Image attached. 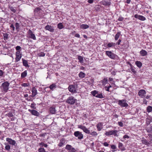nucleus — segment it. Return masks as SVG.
<instances>
[{"instance_id": "obj_1", "label": "nucleus", "mask_w": 152, "mask_h": 152, "mask_svg": "<svg viewBox=\"0 0 152 152\" xmlns=\"http://www.w3.org/2000/svg\"><path fill=\"white\" fill-rule=\"evenodd\" d=\"M9 85L10 83L7 81L5 82L2 84L1 87L4 92L6 93L8 91Z\"/></svg>"}, {"instance_id": "obj_2", "label": "nucleus", "mask_w": 152, "mask_h": 152, "mask_svg": "<svg viewBox=\"0 0 152 152\" xmlns=\"http://www.w3.org/2000/svg\"><path fill=\"white\" fill-rule=\"evenodd\" d=\"M118 132V131L117 130H110L108 131H106L105 134L106 136L113 135L115 137H118V135L117 134Z\"/></svg>"}, {"instance_id": "obj_3", "label": "nucleus", "mask_w": 152, "mask_h": 152, "mask_svg": "<svg viewBox=\"0 0 152 152\" xmlns=\"http://www.w3.org/2000/svg\"><path fill=\"white\" fill-rule=\"evenodd\" d=\"M118 104L121 107H127L128 106V104L126 103V100L125 99L118 100Z\"/></svg>"}, {"instance_id": "obj_4", "label": "nucleus", "mask_w": 152, "mask_h": 152, "mask_svg": "<svg viewBox=\"0 0 152 152\" xmlns=\"http://www.w3.org/2000/svg\"><path fill=\"white\" fill-rule=\"evenodd\" d=\"M65 148L68 151V152H77L75 148L73 147L72 145H66Z\"/></svg>"}, {"instance_id": "obj_5", "label": "nucleus", "mask_w": 152, "mask_h": 152, "mask_svg": "<svg viewBox=\"0 0 152 152\" xmlns=\"http://www.w3.org/2000/svg\"><path fill=\"white\" fill-rule=\"evenodd\" d=\"M76 100V99H75L74 97L70 96L68 98L66 101V102L70 104H73L75 103Z\"/></svg>"}, {"instance_id": "obj_6", "label": "nucleus", "mask_w": 152, "mask_h": 152, "mask_svg": "<svg viewBox=\"0 0 152 152\" xmlns=\"http://www.w3.org/2000/svg\"><path fill=\"white\" fill-rule=\"evenodd\" d=\"M105 54L110 58L113 59H115L116 55L111 51H106Z\"/></svg>"}, {"instance_id": "obj_7", "label": "nucleus", "mask_w": 152, "mask_h": 152, "mask_svg": "<svg viewBox=\"0 0 152 152\" xmlns=\"http://www.w3.org/2000/svg\"><path fill=\"white\" fill-rule=\"evenodd\" d=\"M78 128L82 129L83 131L86 134H90V132L86 127L82 125H78Z\"/></svg>"}, {"instance_id": "obj_8", "label": "nucleus", "mask_w": 152, "mask_h": 152, "mask_svg": "<svg viewBox=\"0 0 152 152\" xmlns=\"http://www.w3.org/2000/svg\"><path fill=\"white\" fill-rule=\"evenodd\" d=\"M78 128L82 129L83 131L86 134H90V132L86 127L82 125H78Z\"/></svg>"}, {"instance_id": "obj_9", "label": "nucleus", "mask_w": 152, "mask_h": 152, "mask_svg": "<svg viewBox=\"0 0 152 152\" xmlns=\"http://www.w3.org/2000/svg\"><path fill=\"white\" fill-rule=\"evenodd\" d=\"M74 135L75 137H77L78 139H81L83 138V134L80 131L75 132L74 133Z\"/></svg>"}, {"instance_id": "obj_10", "label": "nucleus", "mask_w": 152, "mask_h": 152, "mask_svg": "<svg viewBox=\"0 0 152 152\" xmlns=\"http://www.w3.org/2000/svg\"><path fill=\"white\" fill-rule=\"evenodd\" d=\"M68 89L69 91L72 93H75L77 92L76 88L74 85H70L69 86Z\"/></svg>"}, {"instance_id": "obj_11", "label": "nucleus", "mask_w": 152, "mask_h": 152, "mask_svg": "<svg viewBox=\"0 0 152 152\" xmlns=\"http://www.w3.org/2000/svg\"><path fill=\"white\" fill-rule=\"evenodd\" d=\"M15 55V62H17L22 57L21 55L20 51H18L16 52Z\"/></svg>"}, {"instance_id": "obj_12", "label": "nucleus", "mask_w": 152, "mask_h": 152, "mask_svg": "<svg viewBox=\"0 0 152 152\" xmlns=\"http://www.w3.org/2000/svg\"><path fill=\"white\" fill-rule=\"evenodd\" d=\"M28 34L29 38L34 40H35L36 39V37L35 34L33 33V32L31 30L29 29L28 30Z\"/></svg>"}, {"instance_id": "obj_13", "label": "nucleus", "mask_w": 152, "mask_h": 152, "mask_svg": "<svg viewBox=\"0 0 152 152\" xmlns=\"http://www.w3.org/2000/svg\"><path fill=\"white\" fill-rule=\"evenodd\" d=\"M145 91L143 89L140 90L138 92V95L141 98H143L145 96Z\"/></svg>"}, {"instance_id": "obj_14", "label": "nucleus", "mask_w": 152, "mask_h": 152, "mask_svg": "<svg viewBox=\"0 0 152 152\" xmlns=\"http://www.w3.org/2000/svg\"><path fill=\"white\" fill-rule=\"evenodd\" d=\"M6 140L9 143V144L12 145H15L16 144V142L15 141L10 138H7L6 139Z\"/></svg>"}, {"instance_id": "obj_15", "label": "nucleus", "mask_w": 152, "mask_h": 152, "mask_svg": "<svg viewBox=\"0 0 152 152\" xmlns=\"http://www.w3.org/2000/svg\"><path fill=\"white\" fill-rule=\"evenodd\" d=\"M28 111L30 112L31 114L34 115L36 116H39V113L38 112L35 110H31L28 109Z\"/></svg>"}, {"instance_id": "obj_16", "label": "nucleus", "mask_w": 152, "mask_h": 152, "mask_svg": "<svg viewBox=\"0 0 152 152\" xmlns=\"http://www.w3.org/2000/svg\"><path fill=\"white\" fill-rule=\"evenodd\" d=\"M31 91L32 94V95H31V96L32 97H34L37 95V90L34 87L32 89Z\"/></svg>"}, {"instance_id": "obj_17", "label": "nucleus", "mask_w": 152, "mask_h": 152, "mask_svg": "<svg viewBox=\"0 0 152 152\" xmlns=\"http://www.w3.org/2000/svg\"><path fill=\"white\" fill-rule=\"evenodd\" d=\"M103 124L102 123L99 122L96 125L98 131H100L102 128Z\"/></svg>"}, {"instance_id": "obj_18", "label": "nucleus", "mask_w": 152, "mask_h": 152, "mask_svg": "<svg viewBox=\"0 0 152 152\" xmlns=\"http://www.w3.org/2000/svg\"><path fill=\"white\" fill-rule=\"evenodd\" d=\"M65 140L64 139L62 138L60 140V142L58 145V146L60 147H61L65 144Z\"/></svg>"}, {"instance_id": "obj_19", "label": "nucleus", "mask_w": 152, "mask_h": 152, "mask_svg": "<svg viewBox=\"0 0 152 152\" xmlns=\"http://www.w3.org/2000/svg\"><path fill=\"white\" fill-rule=\"evenodd\" d=\"M118 148L122 151H124L126 150V149L124 147L123 144L121 142H119L118 143Z\"/></svg>"}, {"instance_id": "obj_20", "label": "nucleus", "mask_w": 152, "mask_h": 152, "mask_svg": "<svg viewBox=\"0 0 152 152\" xmlns=\"http://www.w3.org/2000/svg\"><path fill=\"white\" fill-rule=\"evenodd\" d=\"M140 53L142 56H145L147 55V53L145 50H142L140 51Z\"/></svg>"}, {"instance_id": "obj_21", "label": "nucleus", "mask_w": 152, "mask_h": 152, "mask_svg": "<svg viewBox=\"0 0 152 152\" xmlns=\"http://www.w3.org/2000/svg\"><path fill=\"white\" fill-rule=\"evenodd\" d=\"M22 60L23 61V66L26 67H29V66L28 64L27 61L26 60H24L23 58H22Z\"/></svg>"}, {"instance_id": "obj_22", "label": "nucleus", "mask_w": 152, "mask_h": 152, "mask_svg": "<svg viewBox=\"0 0 152 152\" xmlns=\"http://www.w3.org/2000/svg\"><path fill=\"white\" fill-rule=\"evenodd\" d=\"M49 111L50 113L52 114H55L56 112L55 108L54 107H50L49 109Z\"/></svg>"}, {"instance_id": "obj_23", "label": "nucleus", "mask_w": 152, "mask_h": 152, "mask_svg": "<svg viewBox=\"0 0 152 152\" xmlns=\"http://www.w3.org/2000/svg\"><path fill=\"white\" fill-rule=\"evenodd\" d=\"M108 82V79L107 78H104L101 80V82L103 85L105 86Z\"/></svg>"}, {"instance_id": "obj_24", "label": "nucleus", "mask_w": 152, "mask_h": 152, "mask_svg": "<svg viewBox=\"0 0 152 152\" xmlns=\"http://www.w3.org/2000/svg\"><path fill=\"white\" fill-rule=\"evenodd\" d=\"M89 27L87 25L82 24L80 25V28L82 29H86L88 28Z\"/></svg>"}, {"instance_id": "obj_25", "label": "nucleus", "mask_w": 152, "mask_h": 152, "mask_svg": "<svg viewBox=\"0 0 152 152\" xmlns=\"http://www.w3.org/2000/svg\"><path fill=\"white\" fill-rule=\"evenodd\" d=\"M142 142L143 144L146 145H148L151 144L150 142H148L147 140L145 139H143L142 140Z\"/></svg>"}, {"instance_id": "obj_26", "label": "nucleus", "mask_w": 152, "mask_h": 152, "mask_svg": "<svg viewBox=\"0 0 152 152\" xmlns=\"http://www.w3.org/2000/svg\"><path fill=\"white\" fill-rule=\"evenodd\" d=\"M27 75V72L26 70L25 71L21 74V77L23 78L26 76Z\"/></svg>"}, {"instance_id": "obj_27", "label": "nucleus", "mask_w": 152, "mask_h": 152, "mask_svg": "<svg viewBox=\"0 0 152 152\" xmlns=\"http://www.w3.org/2000/svg\"><path fill=\"white\" fill-rule=\"evenodd\" d=\"M56 86L55 84L53 83L52 84V85H50L49 86V88H50L52 90H53L54 89L56 88Z\"/></svg>"}, {"instance_id": "obj_28", "label": "nucleus", "mask_w": 152, "mask_h": 152, "mask_svg": "<svg viewBox=\"0 0 152 152\" xmlns=\"http://www.w3.org/2000/svg\"><path fill=\"white\" fill-rule=\"evenodd\" d=\"M121 34L120 32H118L115 35V40H117L119 38Z\"/></svg>"}, {"instance_id": "obj_29", "label": "nucleus", "mask_w": 152, "mask_h": 152, "mask_svg": "<svg viewBox=\"0 0 152 152\" xmlns=\"http://www.w3.org/2000/svg\"><path fill=\"white\" fill-rule=\"evenodd\" d=\"M77 58L79 60L80 62L81 63H83L84 62L83 58L81 56H78Z\"/></svg>"}, {"instance_id": "obj_30", "label": "nucleus", "mask_w": 152, "mask_h": 152, "mask_svg": "<svg viewBox=\"0 0 152 152\" xmlns=\"http://www.w3.org/2000/svg\"><path fill=\"white\" fill-rule=\"evenodd\" d=\"M135 64L139 68L141 67L142 65V63L140 61H137L135 62Z\"/></svg>"}, {"instance_id": "obj_31", "label": "nucleus", "mask_w": 152, "mask_h": 152, "mask_svg": "<svg viewBox=\"0 0 152 152\" xmlns=\"http://www.w3.org/2000/svg\"><path fill=\"white\" fill-rule=\"evenodd\" d=\"M85 74L82 72H80L79 74V76L80 78H83L85 77Z\"/></svg>"}, {"instance_id": "obj_32", "label": "nucleus", "mask_w": 152, "mask_h": 152, "mask_svg": "<svg viewBox=\"0 0 152 152\" xmlns=\"http://www.w3.org/2000/svg\"><path fill=\"white\" fill-rule=\"evenodd\" d=\"M111 148L113 150L112 151L113 152H114L117 151L116 147L115 145H111Z\"/></svg>"}, {"instance_id": "obj_33", "label": "nucleus", "mask_w": 152, "mask_h": 152, "mask_svg": "<svg viewBox=\"0 0 152 152\" xmlns=\"http://www.w3.org/2000/svg\"><path fill=\"white\" fill-rule=\"evenodd\" d=\"M98 91L96 90H94L92 91L91 92V93L94 96H95L96 97V96L98 94Z\"/></svg>"}, {"instance_id": "obj_34", "label": "nucleus", "mask_w": 152, "mask_h": 152, "mask_svg": "<svg viewBox=\"0 0 152 152\" xmlns=\"http://www.w3.org/2000/svg\"><path fill=\"white\" fill-rule=\"evenodd\" d=\"M115 45V43L113 42H111L108 43L107 45V46L109 48H110L112 46H114Z\"/></svg>"}, {"instance_id": "obj_35", "label": "nucleus", "mask_w": 152, "mask_h": 152, "mask_svg": "<svg viewBox=\"0 0 152 152\" xmlns=\"http://www.w3.org/2000/svg\"><path fill=\"white\" fill-rule=\"evenodd\" d=\"M57 27L58 28L60 29H61L64 27L63 25L61 23H58V24Z\"/></svg>"}, {"instance_id": "obj_36", "label": "nucleus", "mask_w": 152, "mask_h": 152, "mask_svg": "<svg viewBox=\"0 0 152 152\" xmlns=\"http://www.w3.org/2000/svg\"><path fill=\"white\" fill-rule=\"evenodd\" d=\"M130 65L131 66L130 69L131 70V71L132 72L134 73V74L136 73V72L135 70V68L133 67L132 66V65L131 64H130Z\"/></svg>"}, {"instance_id": "obj_37", "label": "nucleus", "mask_w": 152, "mask_h": 152, "mask_svg": "<svg viewBox=\"0 0 152 152\" xmlns=\"http://www.w3.org/2000/svg\"><path fill=\"white\" fill-rule=\"evenodd\" d=\"M146 109L148 112H150L152 111V107L150 106H148L147 107Z\"/></svg>"}, {"instance_id": "obj_38", "label": "nucleus", "mask_w": 152, "mask_h": 152, "mask_svg": "<svg viewBox=\"0 0 152 152\" xmlns=\"http://www.w3.org/2000/svg\"><path fill=\"white\" fill-rule=\"evenodd\" d=\"M4 39V40H6L8 39V34L7 33H4L3 34Z\"/></svg>"}, {"instance_id": "obj_39", "label": "nucleus", "mask_w": 152, "mask_h": 152, "mask_svg": "<svg viewBox=\"0 0 152 152\" xmlns=\"http://www.w3.org/2000/svg\"><path fill=\"white\" fill-rule=\"evenodd\" d=\"M96 97L97 98H103V96L102 94H98L96 96Z\"/></svg>"}, {"instance_id": "obj_40", "label": "nucleus", "mask_w": 152, "mask_h": 152, "mask_svg": "<svg viewBox=\"0 0 152 152\" xmlns=\"http://www.w3.org/2000/svg\"><path fill=\"white\" fill-rule=\"evenodd\" d=\"M138 19L141 20H145L146 18L140 15Z\"/></svg>"}, {"instance_id": "obj_41", "label": "nucleus", "mask_w": 152, "mask_h": 152, "mask_svg": "<svg viewBox=\"0 0 152 152\" xmlns=\"http://www.w3.org/2000/svg\"><path fill=\"white\" fill-rule=\"evenodd\" d=\"M89 134L93 136H96L98 134L96 132L94 131L91 132H90V134Z\"/></svg>"}, {"instance_id": "obj_42", "label": "nucleus", "mask_w": 152, "mask_h": 152, "mask_svg": "<svg viewBox=\"0 0 152 152\" xmlns=\"http://www.w3.org/2000/svg\"><path fill=\"white\" fill-rule=\"evenodd\" d=\"M21 86L23 87H28L29 86V84L28 83H23L21 84Z\"/></svg>"}, {"instance_id": "obj_43", "label": "nucleus", "mask_w": 152, "mask_h": 152, "mask_svg": "<svg viewBox=\"0 0 152 152\" xmlns=\"http://www.w3.org/2000/svg\"><path fill=\"white\" fill-rule=\"evenodd\" d=\"M48 30L53 32L54 31V29L52 26H48Z\"/></svg>"}, {"instance_id": "obj_44", "label": "nucleus", "mask_w": 152, "mask_h": 152, "mask_svg": "<svg viewBox=\"0 0 152 152\" xmlns=\"http://www.w3.org/2000/svg\"><path fill=\"white\" fill-rule=\"evenodd\" d=\"M39 145L41 146H44L45 147H47V145L46 144H45L44 143L42 142L39 143Z\"/></svg>"}, {"instance_id": "obj_45", "label": "nucleus", "mask_w": 152, "mask_h": 152, "mask_svg": "<svg viewBox=\"0 0 152 152\" xmlns=\"http://www.w3.org/2000/svg\"><path fill=\"white\" fill-rule=\"evenodd\" d=\"M10 10L14 13H15L16 12V10L14 9V8L12 7H10Z\"/></svg>"}, {"instance_id": "obj_46", "label": "nucleus", "mask_w": 152, "mask_h": 152, "mask_svg": "<svg viewBox=\"0 0 152 152\" xmlns=\"http://www.w3.org/2000/svg\"><path fill=\"white\" fill-rule=\"evenodd\" d=\"M38 151L39 152H45V150L44 148H40L38 149Z\"/></svg>"}, {"instance_id": "obj_47", "label": "nucleus", "mask_w": 152, "mask_h": 152, "mask_svg": "<svg viewBox=\"0 0 152 152\" xmlns=\"http://www.w3.org/2000/svg\"><path fill=\"white\" fill-rule=\"evenodd\" d=\"M15 26L16 30H18L19 29V25L18 23H15Z\"/></svg>"}, {"instance_id": "obj_48", "label": "nucleus", "mask_w": 152, "mask_h": 152, "mask_svg": "<svg viewBox=\"0 0 152 152\" xmlns=\"http://www.w3.org/2000/svg\"><path fill=\"white\" fill-rule=\"evenodd\" d=\"M41 9L39 8H35L34 10V11L35 12H38Z\"/></svg>"}, {"instance_id": "obj_49", "label": "nucleus", "mask_w": 152, "mask_h": 152, "mask_svg": "<svg viewBox=\"0 0 152 152\" xmlns=\"http://www.w3.org/2000/svg\"><path fill=\"white\" fill-rule=\"evenodd\" d=\"M5 148L6 150H9L10 149V146L9 145H7L5 147Z\"/></svg>"}, {"instance_id": "obj_50", "label": "nucleus", "mask_w": 152, "mask_h": 152, "mask_svg": "<svg viewBox=\"0 0 152 152\" xmlns=\"http://www.w3.org/2000/svg\"><path fill=\"white\" fill-rule=\"evenodd\" d=\"M110 4L109 2H103V4L105 5H109Z\"/></svg>"}, {"instance_id": "obj_51", "label": "nucleus", "mask_w": 152, "mask_h": 152, "mask_svg": "<svg viewBox=\"0 0 152 152\" xmlns=\"http://www.w3.org/2000/svg\"><path fill=\"white\" fill-rule=\"evenodd\" d=\"M35 104H34V103H32L31 104V108H33L34 109H35L36 107H35Z\"/></svg>"}, {"instance_id": "obj_52", "label": "nucleus", "mask_w": 152, "mask_h": 152, "mask_svg": "<svg viewBox=\"0 0 152 152\" xmlns=\"http://www.w3.org/2000/svg\"><path fill=\"white\" fill-rule=\"evenodd\" d=\"M118 124L119 126L120 127L123 126V123L121 121L118 122Z\"/></svg>"}, {"instance_id": "obj_53", "label": "nucleus", "mask_w": 152, "mask_h": 152, "mask_svg": "<svg viewBox=\"0 0 152 152\" xmlns=\"http://www.w3.org/2000/svg\"><path fill=\"white\" fill-rule=\"evenodd\" d=\"M104 88L106 91H110L109 88H108V86L107 87V86H105Z\"/></svg>"}, {"instance_id": "obj_54", "label": "nucleus", "mask_w": 152, "mask_h": 152, "mask_svg": "<svg viewBox=\"0 0 152 152\" xmlns=\"http://www.w3.org/2000/svg\"><path fill=\"white\" fill-rule=\"evenodd\" d=\"M103 145L105 146H108L109 145V144L107 142H104L103 143Z\"/></svg>"}, {"instance_id": "obj_55", "label": "nucleus", "mask_w": 152, "mask_h": 152, "mask_svg": "<svg viewBox=\"0 0 152 152\" xmlns=\"http://www.w3.org/2000/svg\"><path fill=\"white\" fill-rule=\"evenodd\" d=\"M10 28L12 29V30L13 31H14L15 30V27L13 26V25L12 24L10 26Z\"/></svg>"}, {"instance_id": "obj_56", "label": "nucleus", "mask_w": 152, "mask_h": 152, "mask_svg": "<svg viewBox=\"0 0 152 152\" xmlns=\"http://www.w3.org/2000/svg\"><path fill=\"white\" fill-rule=\"evenodd\" d=\"M4 74V72L1 70H0V76H3Z\"/></svg>"}, {"instance_id": "obj_57", "label": "nucleus", "mask_w": 152, "mask_h": 152, "mask_svg": "<svg viewBox=\"0 0 152 152\" xmlns=\"http://www.w3.org/2000/svg\"><path fill=\"white\" fill-rule=\"evenodd\" d=\"M124 20V18L122 17H119L118 19V20L119 21H123Z\"/></svg>"}, {"instance_id": "obj_58", "label": "nucleus", "mask_w": 152, "mask_h": 152, "mask_svg": "<svg viewBox=\"0 0 152 152\" xmlns=\"http://www.w3.org/2000/svg\"><path fill=\"white\" fill-rule=\"evenodd\" d=\"M21 47L20 46H18L16 47V49L17 50H18L20 49Z\"/></svg>"}, {"instance_id": "obj_59", "label": "nucleus", "mask_w": 152, "mask_h": 152, "mask_svg": "<svg viewBox=\"0 0 152 152\" xmlns=\"http://www.w3.org/2000/svg\"><path fill=\"white\" fill-rule=\"evenodd\" d=\"M123 138L124 139L126 138L128 139L129 138V137L128 135L125 134Z\"/></svg>"}, {"instance_id": "obj_60", "label": "nucleus", "mask_w": 152, "mask_h": 152, "mask_svg": "<svg viewBox=\"0 0 152 152\" xmlns=\"http://www.w3.org/2000/svg\"><path fill=\"white\" fill-rule=\"evenodd\" d=\"M94 0H88V2L90 4L92 3L93 2Z\"/></svg>"}, {"instance_id": "obj_61", "label": "nucleus", "mask_w": 152, "mask_h": 152, "mask_svg": "<svg viewBox=\"0 0 152 152\" xmlns=\"http://www.w3.org/2000/svg\"><path fill=\"white\" fill-rule=\"evenodd\" d=\"M13 115L12 113H9L8 114V116L9 117H11L13 116Z\"/></svg>"}, {"instance_id": "obj_62", "label": "nucleus", "mask_w": 152, "mask_h": 152, "mask_svg": "<svg viewBox=\"0 0 152 152\" xmlns=\"http://www.w3.org/2000/svg\"><path fill=\"white\" fill-rule=\"evenodd\" d=\"M75 37H77L79 38L80 37V35L78 34H76L75 35Z\"/></svg>"}, {"instance_id": "obj_63", "label": "nucleus", "mask_w": 152, "mask_h": 152, "mask_svg": "<svg viewBox=\"0 0 152 152\" xmlns=\"http://www.w3.org/2000/svg\"><path fill=\"white\" fill-rule=\"evenodd\" d=\"M121 42V40L120 39H119L117 42V44L118 45H119L120 44V43Z\"/></svg>"}, {"instance_id": "obj_64", "label": "nucleus", "mask_w": 152, "mask_h": 152, "mask_svg": "<svg viewBox=\"0 0 152 152\" xmlns=\"http://www.w3.org/2000/svg\"><path fill=\"white\" fill-rule=\"evenodd\" d=\"M140 15H138L137 14H136L134 15V17L136 18H138L139 19V17L140 16Z\"/></svg>"}]
</instances>
